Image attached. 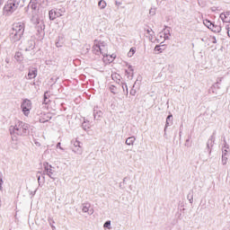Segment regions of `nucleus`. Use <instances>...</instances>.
<instances>
[{
    "instance_id": "1",
    "label": "nucleus",
    "mask_w": 230,
    "mask_h": 230,
    "mask_svg": "<svg viewBox=\"0 0 230 230\" xmlns=\"http://www.w3.org/2000/svg\"><path fill=\"white\" fill-rule=\"evenodd\" d=\"M108 48L109 46L107 45V42L103 40H95L93 41V53H94V55H102V60L105 64H111V62H114V59L116 58V54H107Z\"/></svg>"
},
{
    "instance_id": "2",
    "label": "nucleus",
    "mask_w": 230,
    "mask_h": 230,
    "mask_svg": "<svg viewBox=\"0 0 230 230\" xmlns=\"http://www.w3.org/2000/svg\"><path fill=\"white\" fill-rule=\"evenodd\" d=\"M10 134L13 141H17V137H26L30 135V124L18 120L10 127Z\"/></svg>"
},
{
    "instance_id": "3",
    "label": "nucleus",
    "mask_w": 230,
    "mask_h": 230,
    "mask_svg": "<svg viewBox=\"0 0 230 230\" xmlns=\"http://www.w3.org/2000/svg\"><path fill=\"white\" fill-rule=\"evenodd\" d=\"M24 22H15L13 24L12 31L10 33V40L12 42H19L24 35Z\"/></svg>"
},
{
    "instance_id": "4",
    "label": "nucleus",
    "mask_w": 230,
    "mask_h": 230,
    "mask_svg": "<svg viewBox=\"0 0 230 230\" xmlns=\"http://www.w3.org/2000/svg\"><path fill=\"white\" fill-rule=\"evenodd\" d=\"M21 0H8L4 6V15H12L19 8Z\"/></svg>"
},
{
    "instance_id": "5",
    "label": "nucleus",
    "mask_w": 230,
    "mask_h": 230,
    "mask_svg": "<svg viewBox=\"0 0 230 230\" xmlns=\"http://www.w3.org/2000/svg\"><path fill=\"white\" fill-rule=\"evenodd\" d=\"M71 145L74 154H76V155H82L84 154V144L78 138L72 139Z\"/></svg>"
},
{
    "instance_id": "6",
    "label": "nucleus",
    "mask_w": 230,
    "mask_h": 230,
    "mask_svg": "<svg viewBox=\"0 0 230 230\" xmlns=\"http://www.w3.org/2000/svg\"><path fill=\"white\" fill-rule=\"evenodd\" d=\"M32 107L33 103H31L29 99H24L21 104L22 114L28 118L30 116V112H31Z\"/></svg>"
},
{
    "instance_id": "7",
    "label": "nucleus",
    "mask_w": 230,
    "mask_h": 230,
    "mask_svg": "<svg viewBox=\"0 0 230 230\" xmlns=\"http://www.w3.org/2000/svg\"><path fill=\"white\" fill-rule=\"evenodd\" d=\"M66 13L65 8L52 9L49 12V17L50 21H55L57 17H62Z\"/></svg>"
},
{
    "instance_id": "8",
    "label": "nucleus",
    "mask_w": 230,
    "mask_h": 230,
    "mask_svg": "<svg viewBox=\"0 0 230 230\" xmlns=\"http://www.w3.org/2000/svg\"><path fill=\"white\" fill-rule=\"evenodd\" d=\"M40 123H48L51 119V113H38Z\"/></svg>"
},
{
    "instance_id": "9",
    "label": "nucleus",
    "mask_w": 230,
    "mask_h": 230,
    "mask_svg": "<svg viewBox=\"0 0 230 230\" xmlns=\"http://www.w3.org/2000/svg\"><path fill=\"white\" fill-rule=\"evenodd\" d=\"M45 172L47 175L50 177V179H55V170H53V166L47 164V165H45Z\"/></svg>"
},
{
    "instance_id": "10",
    "label": "nucleus",
    "mask_w": 230,
    "mask_h": 230,
    "mask_svg": "<svg viewBox=\"0 0 230 230\" xmlns=\"http://www.w3.org/2000/svg\"><path fill=\"white\" fill-rule=\"evenodd\" d=\"M219 17L223 22H230V12L222 13Z\"/></svg>"
},
{
    "instance_id": "11",
    "label": "nucleus",
    "mask_w": 230,
    "mask_h": 230,
    "mask_svg": "<svg viewBox=\"0 0 230 230\" xmlns=\"http://www.w3.org/2000/svg\"><path fill=\"white\" fill-rule=\"evenodd\" d=\"M126 75H128V78L134 77V68L132 67V66L128 65V69H126Z\"/></svg>"
},
{
    "instance_id": "12",
    "label": "nucleus",
    "mask_w": 230,
    "mask_h": 230,
    "mask_svg": "<svg viewBox=\"0 0 230 230\" xmlns=\"http://www.w3.org/2000/svg\"><path fill=\"white\" fill-rule=\"evenodd\" d=\"M89 209H91V204L90 203H84L82 205L83 213H88V215H93V212L89 213Z\"/></svg>"
},
{
    "instance_id": "13",
    "label": "nucleus",
    "mask_w": 230,
    "mask_h": 230,
    "mask_svg": "<svg viewBox=\"0 0 230 230\" xmlns=\"http://www.w3.org/2000/svg\"><path fill=\"white\" fill-rule=\"evenodd\" d=\"M217 89H220V85H218V83L214 84L208 90V93H212V94H218L217 93Z\"/></svg>"
},
{
    "instance_id": "14",
    "label": "nucleus",
    "mask_w": 230,
    "mask_h": 230,
    "mask_svg": "<svg viewBox=\"0 0 230 230\" xmlns=\"http://www.w3.org/2000/svg\"><path fill=\"white\" fill-rule=\"evenodd\" d=\"M36 77H37V70H36V68L30 69L29 73H28L29 80H32V78H36Z\"/></svg>"
},
{
    "instance_id": "15",
    "label": "nucleus",
    "mask_w": 230,
    "mask_h": 230,
    "mask_svg": "<svg viewBox=\"0 0 230 230\" xmlns=\"http://www.w3.org/2000/svg\"><path fill=\"white\" fill-rule=\"evenodd\" d=\"M29 6H30V8H31L33 15H35L37 13L38 10H39L38 9L39 5L37 4V3L31 2Z\"/></svg>"
},
{
    "instance_id": "16",
    "label": "nucleus",
    "mask_w": 230,
    "mask_h": 230,
    "mask_svg": "<svg viewBox=\"0 0 230 230\" xmlns=\"http://www.w3.org/2000/svg\"><path fill=\"white\" fill-rule=\"evenodd\" d=\"M211 31H214V33H220L222 31V27L220 25H216L215 23H212V27H210Z\"/></svg>"
},
{
    "instance_id": "17",
    "label": "nucleus",
    "mask_w": 230,
    "mask_h": 230,
    "mask_svg": "<svg viewBox=\"0 0 230 230\" xmlns=\"http://www.w3.org/2000/svg\"><path fill=\"white\" fill-rule=\"evenodd\" d=\"M33 48H35V41L31 40L28 41V45L25 49H26V51H31V49H33Z\"/></svg>"
},
{
    "instance_id": "18",
    "label": "nucleus",
    "mask_w": 230,
    "mask_h": 230,
    "mask_svg": "<svg viewBox=\"0 0 230 230\" xmlns=\"http://www.w3.org/2000/svg\"><path fill=\"white\" fill-rule=\"evenodd\" d=\"M134 143H136V137H129L126 139V145L128 146L134 145Z\"/></svg>"
},
{
    "instance_id": "19",
    "label": "nucleus",
    "mask_w": 230,
    "mask_h": 230,
    "mask_svg": "<svg viewBox=\"0 0 230 230\" xmlns=\"http://www.w3.org/2000/svg\"><path fill=\"white\" fill-rule=\"evenodd\" d=\"M98 6L100 10H105V8H107V2H105V0H100L98 3Z\"/></svg>"
},
{
    "instance_id": "20",
    "label": "nucleus",
    "mask_w": 230,
    "mask_h": 230,
    "mask_svg": "<svg viewBox=\"0 0 230 230\" xmlns=\"http://www.w3.org/2000/svg\"><path fill=\"white\" fill-rule=\"evenodd\" d=\"M173 119V115L170 114L167 118H166V123H165V128H167V127H170L172 121Z\"/></svg>"
},
{
    "instance_id": "21",
    "label": "nucleus",
    "mask_w": 230,
    "mask_h": 230,
    "mask_svg": "<svg viewBox=\"0 0 230 230\" xmlns=\"http://www.w3.org/2000/svg\"><path fill=\"white\" fill-rule=\"evenodd\" d=\"M203 24L208 28V30H211V27L213 26V22H211L209 20H204Z\"/></svg>"
},
{
    "instance_id": "22",
    "label": "nucleus",
    "mask_w": 230,
    "mask_h": 230,
    "mask_svg": "<svg viewBox=\"0 0 230 230\" xmlns=\"http://www.w3.org/2000/svg\"><path fill=\"white\" fill-rule=\"evenodd\" d=\"M14 58L15 60H17V62H21V60H22V53L16 52L14 55Z\"/></svg>"
},
{
    "instance_id": "23",
    "label": "nucleus",
    "mask_w": 230,
    "mask_h": 230,
    "mask_svg": "<svg viewBox=\"0 0 230 230\" xmlns=\"http://www.w3.org/2000/svg\"><path fill=\"white\" fill-rule=\"evenodd\" d=\"M229 150V146L227 145H225L224 148L222 149V156L227 157V152Z\"/></svg>"
},
{
    "instance_id": "24",
    "label": "nucleus",
    "mask_w": 230,
    "mask_h": 230,
    "mask_svg": "<svg viewBox=\"0 0 230 230\" xmlns=\"http://www.w3.org/2000/svg\"><path fill=\"white\" fill-rule=\"evenodd\" d=\"M102 114L103 113L102 112V111H94L93 112L94 119H98L99 118H102Z\"/></svg>"
},
{
    "instance_id": "25",
    "label": "nucleus",
    "mask_w": 230,
    "mask_h": 230,
    "mask_svg": "<svg viewBox=\"0 0 230 230\" xmlns=\"http://www.w3.org/2000/svg\"><path fill=\"white\" fill-rule=\"evenodd\" d=\"M187 199H188L190 204H193V192L192 191L189 192V194L187 195Z\"/></svg>"
},
{
    "instance_id": "26",
    "label": "nucleus",
    "mask_w": 230,
    "mask_h": 230,
    "mask_svg": "<svg viewBox=\"0 0 230 230\" xmlns=\"http://www.w3.org/2000/svg\"><path fill=\"white\" fill-rule=\"evenodd\" d=\"M135 53H136V49L131 48L130 50L128 52V57L130 58L134 57Z\"/></svg>"
},
{
    "instance_id": "27",
    "label": "nucleus",
    "mask_w": 230,
    "mask_h": 230,
    "mask_svg": "<svg viewBox=\"0 0 230 230\" xmlns=\"http://www.w3.org/2000/svg\"><path fill=\"white\" fill-rule=\"evenodd\" d=\"M110 91H111V93H112L113 94H117V93H118V88H116V86H114V85H111V86H110Z\"/></svg>"
},
{
    "instance_id": "28",
    "label": "nucleus",
    "mask_w": 230,
    "mask_h": 230,
    "mask_svg": "<svg viewBox=\"0 0 230 230\" xmlns=\"http://www.w3.org/2000/svg\"><path fill=\"white\" fill-rule=\"evenodd\" d=\"M103 227L106 228V229H111V221H106L103 225Z\"/></svg>"
},
{
    "instance_id": "29",
    "label": "nucleus",
    "mask_w": 230,
    "mask_h": 230,
    "mask_svg": "<svg viewBox=\"0 0 230 230\" xmlns=\"http://www.w3.org/2000/svg\"><path fill=\"white\" fill-rule=\"evenodd\" d=\"M222 164L223 165L227 164V156H222Z\"/></svg>"
},
{
    "instance_id": "30",
    "label": "nucleus",
    "mask_w": 230,
    "mask_h": 230,
    "mask_svg": "<svg viewBox=\"0 0 230 230\" xmlns=\"http://www.w3.org/2000/svg\"><path fill=\"white\" fill-rule=\"evenodd\" d=\"M122 89H123V91H125V89H126L127 93H128V87L127 86L126 84H124L122 85Z\"/></svg>"
},
{
    "instance_id": "31",
    "label": "nucleus",
    "mask_w": 230,
    "mask_h": 230,
    "mask_svg": "<svg viewBox=\"0 0 230 230\" xmlns=\"http://www.w3.org/2000/svg\"><path fill=\"white\" fill-rule=\"evenodd\" d=\"M3 177L0 176V190H3Z\"/></svg>"
},
{
    "instance_id": "32",
    "label": "nucleus",
    "mask_w": 230,
    "mask_h": 230,
    "mask_svg": "<svg viewBox=\"0 0 230 230\" xmlns=\"http://www.w3.org/2000/svg\"><path fill=\"white\" fill-rule=\"evenodd\" d=\"M149 13L150 15H155V10L150 9Z\"/></svg>"
},
{
    "instance_id": "33",
    "label": "nucleus",
    "mask_w": 230,
    "mask_h": 230,
    "mask_svg": "<svg viewBox=\"0 0 230 230\" xmlns=\"http://www.w3.org/2000/svg\"><path fill=\"white\" fill-rule=\"evenodd\" d=\"M57 148H59L60 150H64V148H62L61 144L58 143L57 144Z\"/></svg>"
},
{
    "instance_id": "34",
    "label": "nucleus",
    "mask_w": 230,
    "mask_h": 230,
    "mask_svg": "<svg viewBox=\"0 0 230 230\" xmlns=\"http://www.w3.org/2000/svg\"><path fill=\"white\" fill-rule=\"evenodd\" d=\"M207 147L208 148V154L211 155V147H209V143L207 144Z\"/></svg>"
},
{
    "instance_id": "35",
    "label": "nucleus",
    "mask_w": 230,
    "mask_h": 230,
    "mask_svg": "<svg viewBox=\"0 0 230 230\" xmlns=\"http://www.w3.org/2000/svg\"><path fill=\"white\" fill-rule=\"evenodd\" d=\"M155 51H161V47L160 46H155Z\"/></svg>"
},
{
    "instance_id": "36",
    "label": "nucleus",
    "mask_w": 230,
    "mask_h": 230,
    "mask_svg": "<svg viewBox=\"0 0 230 230\" xmlns=\"http://www.w3.org/2000/svg\"><path fill=\"white\" fill-rule=\"evenodd\" d=\"M56 47H57V48H62V45H60L59 42H56Z\"/></svg>"
},
{
    "instance_id": "37",
    "label": "nucleus",
    "mask_w": 230,
    "mask_h": 230,
    "mask_svg": "<svg viewBox=\"0 0 230 230\" xmlns=\"http://www.w3.org/2000/svg\"><path fill=\"white\" fill-rule=\"evenodd\" d=\"M115 4H116V6H120L121 2H116Z\"/></svg>"
},
{
    "instance_id": "38",
    "label": "nucleus",
    "mask_w": 230,
    "mask_h": 230,
    "mask_svg": "<svg viewBox=\"0 0 230 230\" xmlns=\"http://www.w3.org/2000/svg\"><path fill=\"white\" fill-rule=\"evenodd\" d=\"M47 94H48V92H46L45 94H44V99H45L44 102H46V100H47V98H48Z\"/></svg>"
},
{
    "instance_id": "39",
    "label": "nucleus",
    "mask_w": 230,
    "mask_h": 230,
    "mask_svg": "<svg viewBox=\"0 0 230 230\" xmlns=\"http://www.w3.org/2000/svg\"><path fill=\"white\" fill-rule=\"evenodd\" d=\"M213 43H217V39L216 38H213Z\"/></svg>"
},
{
    "instance_id": "40",
    "label": "nucleus",
    "mask_w": 230,
    "mask_h": 230,
    "mask_svg": "<svg viewBox=\"0 0 230 230\" xmlns=\"http://www.w3.org/2000/svg\"><path fill=\"white\" fill-rule=\"evenodd\" d=\"M130 94H132L133 96L136 94V92H130Z\"/></svg>"
},
{
    "instance_id": "41",
    "label": "nucleus",
    "mask_w": 230,
    "mask_h": 230,
    "mask_svg": "<svg viewBox=\"0 0 230 230\" xmlns=\"http://www.w3.org/2000/svg\"><path fill=\"white\" fill-rule=\"evenodd\" d=\"M51 227H52V230L57 229V227H55V226H51Z\"/></svg>"
},
{
    "instance_id": "42",
    "label": "nucleus",
    "mask_w": 230,
    "mask_h": 230,
    "mask_svg": "<svg viewBox=\"0 0 230 230\" xmlns=\"http://www.w3.org/2000/svg\"><path fill=\"white\" fill-rule=\"evenodd\" d=\"M38 181H40V176L38 177Z\"/></svg>"
},
{
    "instance_id": "43",
    "label": "nucleus",
    "mask_w": 230,
    "mask_h": 230,
    "mask_svg": "<svg viewBox=\"0 0 230 230\" xmlns=\"http://www.w3.org/2000/svg\"><path fill=\"white\" fill-rule=\"evenodd\" d=\"M147 33H150V30H147Z\"/></svg>"
},
{
    "instance_id": "44",
    "label": "nucleus",
    "mask_w": 230,
    "mask_h": 230,
    "mask_svg": "<svg viewBox=\"0 0 230 230\" xmlns=\"http://www.w3.org/2000/svg\"><path fill=\"white\" fill-rule=\"evenodd\" d=\"M83 127H85V123H83Z\"/></svg>"
},
{
    "instance_id": "45",
    "label": "nucleus",
    "mask_w": 230,
    "mask_h": 230,
    "mask_svg": "<svg viewBox=\"0 0 230 230\" xmlns=\"http://www.w3.org/2000/svg\"><path fill=\"white\" fill-rule=\"evenodd\" d=\"M36 22H39V21H38V20H36Z\"/></svg>"
},
{
    "instance_id": "46",
    "label": "nucleus",
    "mask_w": 230,
    "mask_h": 230,
    "mask_svg": "<svg viewBox=\"0 0 230 230\" xmlns=\"http://www.w3.org/2000/svg\"><path fill=\"white\" fill-rule=\"evenodd\" d=\"M0 208H1V200H0Z\"/></svg>"
}]
</instances>
